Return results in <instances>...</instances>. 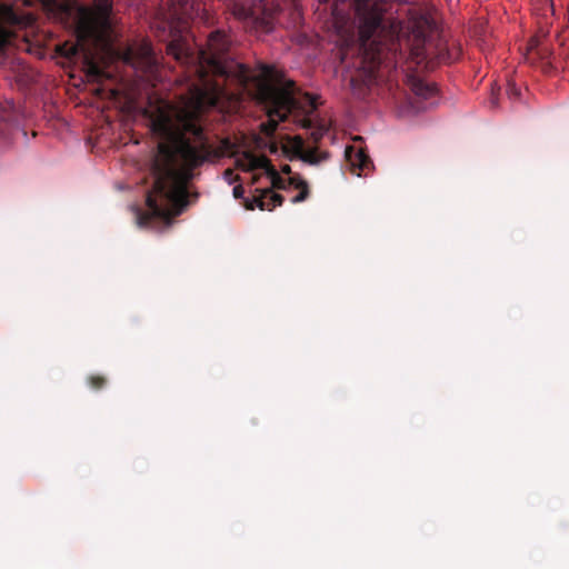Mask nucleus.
<instances>
[{
  "instance_id": "nucleus-7",
  "label": "nucleus",
  "mask_w": 569,
  "mask_h": 569,
  "mask_svg": "<svg viewBox=\"0 0 569 569\" xmlns=\"http://www.w3.org/2000/svg\"><path fill=\"white\" fill-rule=\"evenodd\" d=\"M302 103L307 108L306 113L298 111L295 123L306 129H310V137L312 141L318 143L327 132L328 127L323 121L319 122L318 124L313 122L311 114L317 110V101L310 93L306 92L302 94Z\"/></svg>"
},
{
  "instance_id": "nucleus-14",
  "label": "nucleus",
  "mask_w": 569,
  "mask_h": 569,
  "mask_svg": "<svg viewBox=\"0 0 569 569\" xmlns=\"http://www.w3.org/2000/svg\"><path fill=\"white\" fill-rule=\"evenodd\" d=\"M16 104L13 101L0 102V119L10 122L14 118Z\"/></svg>"
},
{
  "instance_id": "nucleus-5",
  "label": "nucleus",
  "mask_w": 569,
  "mask_h": 569,
  "mask_svg": "<svg viewBox=\"0 0 569 569\" xmlns=\"http://www.w3.org/2000/svg\"><path fill=\"white\" fill-rule=\"evenodd\" d=\"M234 19L256 32H269L277 6L271 0H220Z\"/></svg>"
},
{
  "instance_id": "nucleus-24",
  "label": "nucleus",
  "mask_w": 569,
  "mask_h": 569,
  "mask_svg": "<svg viewBox=\"0 0 569 569\" xmlns=\"http://www.w3.org/2000/svg\"><path fill=\"white\" fill-rule=\"evenodd\" d=\"M329 0H319L320 3H327Z\"/></svg>"
},
{
  "instance_id": "nucleus-16",
  "label": "nucleus",
  "mask_w": 569,
  "mask_h": 569,
  "mask_svg": "<svg viewBox=\"0 0 569 569\" xmlns=\"http://www.w3.org/2000/svg\"><path fill=\"white\" fill-rule=\"evenodd\" d=\"M88 383L92 390H101L107 385V378L100 375H92L88 378Z\"/></svg>"
},
{
  "instance_id": "nucleus-22",
  "label": "nucleus",
  "mask_w": 569,
  "mask_h": 569,
  "mask_svg": "<svg viewBox=\"0 0 569 569\" xmlns=\"http://www.w3.org/2000/svg\"><path fill=\"white\" fill-rule=\"evenodd\" d=\"M537 44V40L532 39L531 42H529V49H533V47Z\"/></svg>"
},
{
  "instance_id": "nucleus-21",
  "label": "nucleus",
  "mask_w": 569,
  "mask_h": 569,
  "mask_svg": "<svg viewBox=\"0 0 569 569\" xmlns=\"http://www.w3.org/2000/svg\"><path fill=\"white\" fill-rule=\"evenodd\" d=\"M281 172L283 173H290V167L288 164L282 166Z\"/></svg>"
},
{
  "instance_id": "nucleus-11",
  "label": "nucleus",
  "mask_w": 569,
  "mask_h": 569,
  "mask_svg": "<svg viewBox=\"0 0 569 569\" xmlns=\"http://www.w3.org/2000/svg\"><path fill=\"white\" fill-rule=\"evenodd\" d=\"M408 86L415 96L423 100L433 98L437 93V89L433 84L425 82L421 78L413 76H407Z\"/></svg>"
},
{
  "instance_id": "nucleus-19",
  "label": "nucleus",
  "mask_w": 569,
  "mask_h": 569,
  "mask_svg": "<svg viewBox=\"0 0 569 569\" xmlns=\"http://www.w3.org/2000/svg\"><path fill=\"white\" fill-rule=\"evenodd\" d=\"M507 92L510 99H518L520 96V89L515 83H509Z\"/></svg>"
},
{
  "instance_id": "nucleus-10",
  "label": "nucleus",
  "mask_w": 569,
  "mask_h": 569,
  "mask_svg": "<svg viewBox=\"0 0 569 569\" xmlns=\"http://www.w3.org/2000/svg\"><path fill=\"white\" fill-rule=\"evenodd\" d=\"M411 56L416 62H418V64H423L425 68H432L435 64L433 59H436L437 62H446L449 59L447 58V53L445 51H440L437 58H432L425 41L421 47L418 46L412 48Z\"/></svg>"
},
{
  "instance_id": "nucleus-2",
  "label": "nucleus",
  "mask_w": 569,
  "mask_h": 569,
  "mask_svg": "<svg viewBox=\"0 0 569 569\" xmlns=\"http://www.w3.org/2000/svg\"><path fill=\"white\" fill-rule=\"evenodd\" d=\"M392 6L393 0H355L361 43L350 88L359 99L366 98L375 84L392 79L396 71L399 27L395 19L388 17Z\"/></svg>"
},
{
  "instance_id": "nucleus-12",
  "label": "nucleus",
  "mask_w": 569,
  "mask_h": 569,
  "mask_svg": "<svg viewBox=\"0 0 569 569\" xmlns=\"http://www.w3.org/2000/svg\"><path fill=\"white\" fill-rule=\"evenodd\" d=\"M305 139L301 136L288 137L283 144V152L291 161L298 159L306 149Z\"/></svg>"
},
{
  "instance_id": "nucleus-13",
  "label": "nucleus",
  "mask_w": 569,
  "mask_h": 569,
  "mask_svg": "<svg viewBox=\"0 0 569 569\" xmlns=\"http://www.w3.org/2000/svg\"><path fill=\"white\" fill-rule=\"evenodd\" d=\"M330 159V152L320 150L318 147L306 148L303 153L300 154L298 160L305 161L310 166H318L323 161Z\"/></svg>"
},
{
  "instance_id": "nucleus-8",
  "label": "nucleus",
  "mask_w": 569,
  "mask_h": 569,
  "mask_svg": "<svg viewBox=\"0 0 569 569\" xmlns=\"http://www.w3.org/2000/svg\"><path fill=\"white\" fill-rule=\"evenodd\" d=\"M170 18L183 26L203 13L200 0H167Z\"/></svg>"
},
{
  "instance_id": "nucleus-17",
  "label": "nucleus",
  "mask_w": 569,
  "mask_h": 569,
  "mask_svg": "<svg viewBox=\"0 0 569 569\" xmlns=\"http://www.w3.org/2000/svg\"><path fill=\"white\" fill-rule=\"evenodd\" d=\"M299 183H308L299 174H293L287 179V187L292 186L295 189H300Z\"/></svg>"
},
{
  "instance_id": "nucleus-18",
  "label": "nucleus",
  "mask_w": 569,
  "mask_h": 569,
  "mask_svg": "<svg viewBox=\"0 0 569 569\" xmlns=\"http://www.w3.org/2000/svg\"><path fill=\"white\" fill-rule=\"evenodd\" d=\"M9 32L0 24V52L3 51L8 43Z\"/></svg>"
},
{
  "instance_id": "nucleus-1",
  "label": "nucleus",
  "mask_w": 569,
  "mask_h": 569,
  "mask_svg": "<svg viewBox=\"0 0 569 569\" xmlns=\"http://www.w3.org/2000/svg\"><path fill=\"white\" fill-rule=\"evenodd\" d=\"M230 46L228 33L220 30L209 33L206 47L182 37L167 46L168 54L186 67L187 94L181 96L179 106L161 101L146 110L159 142L152 166L153 190L147 194V211L139 216L141 227H169L188 204L187 183L193 170L231 150L229 139H222L221 147L213 146L200 124V114L207 108L217 107L229 97L226 82L234 81L241 89L253 84L258 103L267 109L269 120L261 124L267 136H272L289 116L295 121L298 111L306 113L295 81H278L273 68L268 66H261L254 74L248 67L229 60Z\"/></svg>"
},
{
  "instance_id": "nucleus-6",
  "label": "nucleus",
  "mask_w": 569,
  "mask_h": 569,
  "mask_svg": "<svg viewBox=\"0 0 569 569\" xmlns=\"http://www.w3.org/2000/svg\"><path fill=\"white\" fill-rule=\"evenodd\" d=\"M122 60L136 70L141 71L148 79H156L159 63L152 44L148 41L131 44L122 53Z\"/></svg>"
},
{
  "instance_id": "nucleus-9",
  "label": "nucleus",
  "mask_w": 569,
  "mask_h": 569,
  "mask_svg": "<svg viewBox=\"0 0 569 569\" xmlns=\"http://www.w3.org/2000/svg\"><path fill=\"white\" fill-rule=\"evenodd\" d=\"M346 157L351 168L359 170L358 176H360L361 172L369 170L372 166V161L369 156L360 148H346Z\"/></svg>"
},
{
  "instance_id": "nucleus-23",
  "label": "nucleus",
  "mask_w": 569,
  "mask_h": 569,
  "mask_svg": "<svg viewBox=\"0 0 569 569\" xmlns=\"http://www.w3.org/2000/svg\"><path fill=\"white\" fill-rule=\"evenodd\" d=\"M231 173H232V171H231V170H227V171H224V174H227V176H231Z\"/></svg>"
},
{
  "instance_id": "nucleus-20",
  "label": "nucleus",
  "mask_w": 569,
  "mask_h": 569,
  "mask_svg": "<svg viewBox=\"0 0 569 569\" xmlns=\"http://www.w3.org/2000/svg\"><path fill=\"white\" fill-rule=\"evenodd\" d=\"M232 194L236 199H240V198H243V194H244V189L242 187V184H237L233 187V190H232Z\"/></svg>"
},
{
  "instance_id": "nucleus-3",
  "label": "nucleus",
  "mask_w": 569,
  "mask_h": 569,
  "mask_svg": "<svg viewBox=\"0 0 569 569\" xmlns=\"http://www.w3.org/2000/svg\"><path fill=\"white\" fill-rule=\"evenodd\" d=\"M44 10L60 21L76 22L77 43L59 47L67 58L84 57L88 74L96 81L110 76L91 57V47L103 44L110 30L111 0H94V9L81 7L77 0H39Z\"/></svg>"
},
{
  "instance_id": "nucleus-4",
  "label": "nucleus",
  "mask_w": 569,
  "mask_h": 569,
  "mask_svg": "<svg viewBox=\"0 0 569 569\" xmlns=\"http://www.w3.org/2000/svg\"><path fill=\"white\" fill-rule=\"evenodd\" d=\"M237 163L243 171H254L258 169L266 171L271 181V188L256 189L258 194L253 196L252 199L244 200V207L248 210H253L258 207L260 210L271 211L274 207L283 204V196L274 193L273 190H287V180L280 176L279 171L273 168L271 161L266 156H257L247 151Z\"/></svg>"
},
{
  "instance_id": "nucleus-15",
  "label": "nucleus",
  "mask_w": 569,
  "mask_h": 569,
  "mask_svg": "<svg viewBox=\"0 0 569 569\" xmlns=\"http://www.w3.org/2000/svg\"><path fill=\"white\" fill-rule=\"evenodd\" d=\"M299 186H300V189H298L299 190L298 194L291 199V202L293 204L305 202L309 198V194H310L308 182H299Z\"/></svg>"
}]
</instances>
